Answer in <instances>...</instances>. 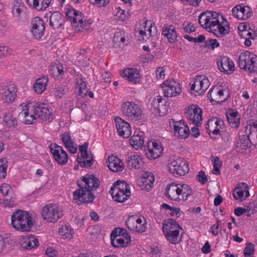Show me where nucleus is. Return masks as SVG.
I'll return each mask as SVG.
<instances>
[{"label": "nucleus", "instance_id": "obj_1", "mask_svg": "<svg viewBox=\"0 0 257 257\" xmlns=\"http://www.w3.org/2000/svg\"><path fill=\"white\" fill-rule=\"evenodd\" d=\"M79 189L73 192L74 200L78 204L93 201L95 196L92 192L100 185L99 180L93 175L87 174L77 183Z\"/></svg>", "mask_w": 257, "mask_h": 257}, {"label": "nucleus", "instance_id": "obj_23", "mask_svg": "<svg viewBox=\"0 0 257 257\" xmlns=\"http://www.w3.org/2000/svg\"><path fill=\"white\" fill-rule=\"evenodd\" d=\"M218 69L225 74L232 73L235 70L234 64L231 59L226 56H221L218 60Z\"/></svg>", "mask_w": 257, "mask_h": 257}, {"label": "nucleus", "instance_id": "obj_9", "mask_svg": "<svg viewBox=\"0 0 257 257\" xmlns=\"http://www.w3.org/2000/svg\"><path fill=\"white\" fill-rule=\"evenodd\" d=\"M168 168L174 175L183 176L189 170L187 162L180 157L170 160Z\"/></svg>", "mask_w": 257, "mask_h": 257}, {"label": "nucleus", "instance_id": "obj_14", "mask_svg": "<svg viewBox=\"0 0 257 257\" xmlns=\"http://www.w3.org/2000/svg\"><path fill=\"white\" fill-rule=\"evenodd\" d=\"M163 93L166 97H174L178 95L181 92L179 83L174 80H167L162 84Z\"/></svg>", "mask_w": 257, "mask_h": 257}, {"label": "nucleus", "instance_id": "obj_11", "mask_svg": "<svg viewBox=\"0 0 257 257\" xmlns=\"http://www.w3.org/2000/svg\"><path fill=\"white\" fill-rule=\"evenodd\" d=\"M166 103V101L161 96H158L152 100L150 110L156 116H165L169 108Z\"/></svg>", "mask_w": 257, "mask_h": 257}, {"label": "nucleus", "instance_id": "obj_45", "mask_svg": "<svg viewBox=\"0 0 257 257\" xmlns=\"http://www.w3.org/2000/svg\"><path fill=\"white\" fill-rule=\"evenodd\" d=\"M179 230H174L170 232H164V234L170 242L176 244L181 240V238L179 236Z\"/></svg>", "mask_w": 257, "mask_h": 257}, {"label": "nucleus", "instance_id": "obj_51", "mask_svg": "<svg viewBox=\"0 0 257 257\" xmlns=\"http://www.w3.org/2000/svg\"><path fill=\"white\" fill-rule=\"evenodd\" d=\"M67 91L66 85H56L54 88V94L57 98H61Z\"/></svg>", "mask_w": 257, "mask_h": 257}, {"label": "nucleus", "instance_id": "obj_43", "mask_svg": "<svg viewBox=\"0 0 257 257\" xmlns=\"http://www.w3.org/2000/svg\"><path fill=\"white\" fill-rule=\"evenodd\" d=\"M205 128L207 130L209 136L211 138L213 137V135L219 134V128H218L216 126V122H215L214 119L213 118L209 119L208 121L207 124H206Z\"/></svg>", "mask_w": 257, "mask_h": 257}, {"label": "nucleus", "instance_id": "obj_6", "mask_svg": "<svg viewBox=\"0 0 257 257\" xmlns=\"http://www.w3.org/2000/svg\"><path fill=\"white\" fill-rule=\"evenodd\" d=\"M257 56L249 51L241 53L239 57V67L251 73L257 72Z\"/></svg>", "mask_w": 257, "mask_h": 257}, {"label": "nucleus", "instance_id": "obj_53", "mask_svg": "<svg viewBox=\"0 0 257 257\" xmlns=\"http://www.w3.org/2000/svg\"><path fill=\"white\" fill-rule=\"evenodd\" d=\"M208 11L202 13L199 17L198 22L201 26L208 30Z\"/></svg>", "mask_w": 257, "mask_h": 257}, {"label": "nucleus", "instance_id": "obj_35", "mask_svg": "<svg viewBox=\"0 0 257 257\" xmlns=\"http://www.w3.org/2000/svg\"><path fill=\"white\" fill-rule=\"evenodd\" d=\"M21 244L24 248L29 250L38 246L39 242L34 236L30 235L23 237L21 239Z\"/></svg>", "mask_w": 257, "mask_h": 257}, {"label": "nucleus", "instance_id": "obj_49", "mask_svg": "<svg viewBox=\"0 0 257 257\" xmlns=\"http://www.w3.org/2000/svg\"><path fill=\"white\" fill-rule=\"evenodd\" d=\"M155 180L154 175L152 172L146 171V191H150L152 190Z\"/></svg>", "mask_w": 257, "mask_h": 257}, {"label": "nucleus", "instance_id": "obj_17", "mask_svg": "<svg viewBox=\"0 0 257 257\" xmlns=\"http://www.w3.org/2000/svg\"><path fill=\"white\" fill-rule=\"evenodd\" d=\"M202 110L198 105H192L185 112L186 117L197 126L201 124Z\"/></svg>", "mask_w": 257, "mask_h": 257}, {"label": "nucleus", "instance_id": "obj_44", "mask_svg": "<svg viewBox=\"0 0 257 257\" xmlns=\"http://www.w3.org/2000/svg\"><path fill=\"white\" fill-rule=\"evenodd\" d=\"M145 22L143 21L138 23L135 28V36L137 40L139 41H143L145 36V26L143 24Z\"/></svg>", "mask_w": 257, "mask_h": 257}, {"label": "nucleus", "instance_id": "obj_64", "mask_svg": "<svg viewBox=\"0 0 257 257\" xmlns=\"http://www.w3.org/2000/svg\"><path fill=\"white\" fill-rule=\"evenodd\" d=\"M166 68L164 67H159L156 71L157 79H164L165 76Z\"/></svg>", "mask_w": 257, "mask_h": 257}, {"label": "nucleus", "instance_id": "obj_29", "mask_svg": "<svg viewBox=\"0 0 257 257\" xmlns=\"http://www.w3.org/2000/svg\"><path fill=\"white\" fill-rule=\"evenodd\" d=\"M108 167L111 171L114 172H119L124 169L123 162L118 158L110 156L108 158Z\"/></svg>", "mask_w": 257, "mask_h": 257}, {"label": "nucleus", "instance_id": "obj_24", "mask_svg": "<svg viewBox=\"0 0 257 257\" xmlns=\"http://www.w3.org/2000/svg\"><path fill=\"white\" fill-rule=\"evenodd\" d=\"M17 88L14 84L5 86L2 90V99L5 103H11L16 97Z\"/></svg>", "mask_w": 257, "mask_h": 257}, {"label": "nucleus", "instance_id": "obj_21", "mask_svg": "<svg viewBox=\"0 0 257 257\" xmlns=\"http://www.w3.org/2000/svg\"><path fill=\"white\" fill-rule=\"evenodd\" d=\"M148 151L146 155L150 160H155L159 158L163 153V148L160 144L155 141H150L147 143Z\"/></svg>", "mask_w": 257, "mask_h": 257}, {"label": "nucleus", "instance_id": "obj_57", "mask_svg": "<svg viewBox=\"0 0 257 257\" xmlns=\"http://www.w3.org/2000/svg\"><path fill=\"white\" fill-rule=\"evenodd\" d=\"M205 45L208 48L214 50L219 46V44L216 39H209L205 41Z\"/></svg>", "mask_w": 257, "mask_h": 257}, {"label": "nucleus", "instance_id": "obj_36", "mask_svg": "<svg viewBox=\"0 0 257 257\" xmlns=\"http://www.w3.org/2000/svg\"><path fill=\"white\" fill-rule=\"evenodd\" d=\"M64 22L63 16L58 12H54L50 17V25L54 29L59 28Z\"/></svg>", "mask_w": 257, "mask_h": 257}, {"label": "nucleus", "instance_id": "obj_2", "mask_svg": "<svg viewBox=\"0 0 257 257\" xmlns=\"http://www.w3.org/2000/svg\"><path fill=\"white\" fill-rule=\"evenodd\" d=\"M208 15L209 31L217 37H222L229 33V25L222 15L211 11H208Z\"/></svg>", "mask_w": 257, "mask_h": 257}, {"label": "nucleus", "instance_id": "obj_27", "mask_svg": "<svg viewBox=\"0 0 257 257\" xmlns=\"http://www.w3.org/2000/svg\"><path fill=\"white\" fill-rule=\"evenodd\" d=\"M174 126V131L176 137L181 139L187 138L190 134L188 126L185 124L183 121L176 122Z\"/></svg>", "mask_w": 257, "mask_h": 257}, {"label": "nucleus", "instance_id": "obj_31", "mask_svg": "<svg viewBox=\"0 0 257 257\" xmlns=\"http://www.w3.org/2000/svg\"><path fill=\"white\" fill-rule=\"evenodd\" d=\"M226 118L230 126L237 128L240 124V115L237 111L229 109L226 113Z\"/></svg>", "mask_w": 257, "mask_h": 257}, {"label": "nucleus", "instance_id": "obj_59", "mask_svg": "<svg viewBox=\"0 0 257 257\" xmlns=\"http://www.w3.org/2000/svg\"><path fill=\"white\" fill-rule=\"evenodd\" d=\"M115 16L118 20L121 21H124L127 18V16L124 10H122L119 7L117 8Z\"/></svg>", "mask_w": 257, "mask_h": 257}, {"label": "nucleus", "instance_id": "obj_55", "mask_svg": "<svg viewBox=\"0 0 257 257\" xmlns=\"http://www.w3.org/2000/svg\"><path fill=\"white\" fill-rule=\"evenodd\" d=\"M254 251V245L250 242L247 243L243 250L244 257H252Z\"/></svg>", "mask_w": 257, "mask_h": 257}, {"label": "nucleus", "instance_id": "obj_19", "mask_svg": "<svg viewBox=\"0 0 257 257\" xmlns=\"http://www.w3.org/2000/svg\"><path fill=\"white\" fill-rule=\"evenodd\" d=\"M228 95V90H218L217 88L215 87L211 89L208 94V97L210 99V101L217 103H221L227 100Z\"/></svg>", "mask_w": 257, "mask_h": 257}, {"label": "nucleus", "instance_id": "obj_60", "mask_svg": "<svg viewBox=\"0 0 257 257\" xmlns=\"http://www.w3.org/2000/svg\"><path fill=\"white\" fill-rule=\"evenodd\" d=\"M139 176L138 177L136 183L138 186L143 189V187L145 185V171H143L140 174H139Z\"/></svg>", "mask_w": 257, "mask_h": 257}, {"label": "nucleus", "instance_id": "obj_18", "mask_svg": "<svg viewBox=\"0 0 257 257\" xmlns=\"http://www.w3.org/2000/svg\"><path fill=\"white\" fill-rule=\"evenodd\" d=\"M131 236L125 229L119 228L118 236L116 238H112L111 243L115 247H124L131 243Z\"/></svg>", "mask_w": 257, "mask_h": 257}, {"label": "nucleus", "instance_id": "obj_47", "mask_svg": "<svg viewBox=\"0 0 257 257\" xmlns=\"http://www.w3.org/2000/svg\"><path fill=\"white\" fill-rule=\"evenodd\" d=\"M77 87L78 88V93L81 97L87 95L88 92L86 86V83L81 78H77L76 79Z\"/></svg>", "mask_w": 257, "mask_h": 257}, {"label": "nucleus", "instance_id": "obj_10", "mask_svg": "<svg viewBox=\"0 0 257 257\" xmlns=\"http://www.w3.org/2000/svg\"><path fill=\"white\" fill-rule=\"evenodd\" d=\"M88 142L82 145L79 146V150L80 154H78L77 162L82 167H89L93 165V160L92 154L88 152Z\"/></svg>", "mask_w": 257, "mask_h": 257}, {"label": "nucleus", "instance_id": "obj_46", "mask_svg": "<svg viewBox=\"0 0 257 257\" xmlns=\"http://www.w3.org/2000/svg\"><path fill=\"white\" fill-rule=\"evenodd\" d=\"M249 147H250V142L248 137L244 135L239 137L236 148L240 150H246Z\"/></svg>", "mask_w": 257, "mask_h": 257}, {"label": "nucleus", "instance_id": "obj_8", "mask_svg": "<svg viewBox=\"0 0 257 257\" xmlns=\"http://www.w3.org/2000/svg\"><path fill=\"white\" fill-rule=\"evenodd\" d=\"M41 215L44 219L50 222H57L63 215L62 211L56 204L50 203L41 209Z\"/></svg>", "mask_w": 257, "mask_h": 257}, {"label": "nucleus", "instance_id": "obj_33", "mask_svg": "<svg viewBox=\"0 0 257 257\" xmlns=\"http://www.w3.org/2000/svg\"><path fill=\"white\" fill-rule=\"evenodd\" d=\"M162 34L171 43L174 42L177 37L176 29L172 25H165L162 28Z\"/></svg>", "mask_w": 257, "mask_h": 257}, {"label": "nucleus", "instance_id": "obj_7", "mask_svg": "<svg viewBox=\"0 0 257 257\" xmlns=\"http://www.w3.org/2000/svg\"><path fill=\"white\" fill-rule=\"evenodd\" d=\"M121 110L126 118L133 121H137L142 118L143 111L141 108L137 104L126 101L121 105Z\"/></svg>", "mask_w": 257, "mask_h": 257}, {"label": "nucleus", "instance_id": "obj_62", "mask_svg": "<svg viewBox=\"0 0 257 257\" xmlns=\"http://www.w3.org/2000/svg\"><path fill=\"white\" fill-rule=\"evenodd\" d=\"M196 179L202 184H204L208 180L205 173L202 170L199 172L198 175L196 176Z\"/></svg>", "mask_w": 257, "mask_h": 257}, {"label": "nucleus", "instance_id": "obj_37", "mask_svg": "<svg viewBox=\"0 0 257 257\" xmlns=\"http://www.w3.org/2000/svg\"><path fill=\"white\" fill-rule=\"evenodd\" d=\"M26 8L24 3L21 0H15L13 7V15L18 19H20L21 15L23 14Z\"/></svg>", "mask_w": 257, "mask_h": 257}, {"label": "nucleus", "instance_id": "obj_22", "mask_svg": "<svg viewBox=\"0 0 257 257\" xmlns=\"http://www.w3.org/2000/svg\"><path fill=\"white\" fill-rule=\"evenodd\" d=\"M31 32L35 39L42 38L45 30L44 22L39 17H35L32 22Z\"/></svg>", "mask_w": 257, "mask_h": 257}, {"label": "nucleus", "instance_id": "obj_32", "mask_svg": "<svg viewBox=\"0 0 257 257\" xmlns=\"http://www.w3.org/2000/svg\"><path fill=\"white\" fill-rule=\"evenodd\" d=\"M128 166L131 169H143L145 165L144 159L138 155L128 156L127 158Z\"/></svg>", "mask_w": 257, "mask_h": 257}, {"label": "nucleus", "instance_id": "obj_4", "mask_svg": "<svg viewBox=\"0 0 257 257\" xmlns=\"http://www.w3.org/2000/svg\"><path fill=\"white\" fill-rule=\"evenodd\" d=\"M109 193L115 201L123 202L131 195L130 187L125 181L118 180L111 187Z\"/></svg>", "mask_w": 257, "mask_h": 257}, {"label": "nucleus", "instance_id": "obj_12", "mask_svg": "<svg viewBox=\"0 0 257 257\" xmlns=\"http://www.w3.org/2000/svg\"><path fill=\"white\" fill-rule=\"evenodd\" d=\"M21 106L22 110L18 114V117L20 120L27 124H33L36 122L37 117L36 114H35L32 111L33 104L23 103Z\"/></svg>", "mask_w": 257, "mask_h": 257}, {"label": "nucleus", "instance_id": "obj_58", "mask_svg": "<svg viewBox=\"0 0 257 257\" xmlns=\"http://www.w3.org/2000/svg\"><path fill=\"white\" fill-rule=\"evenodd\" d=\"M244 191L240 188H236L234 189L233 196L236 200H242L243 198Z\"/></svg>", "mask_w": 257, "mask_h": 257}, {"label": "nucleus", "instance_id": "obj_28", "mask_svg": "<svg viewBox=\"0 0 257 257\" xmlns=\"http://www.w3.org/2000/svg\"><path fill=\"white\" fill-rule=\"evenodd\" d=\"M180 184L172 183L167 186L165 195L166 197L176 201H180L179 187Z\"/></svg>", "mask_w": 257, "mask_h": 257}, {"label": "nucleus", "instance_id": "obj_61", "mask_svg": "<svg viewBox=\"0 0 257 257\" xmlns=\"http://www.w3.org/2000/svg\"><path fill=\"white\" fill-rule=\"evenodd\" d=\"M93 5L97 7H105L109 2V0H89Z\"/></svg>", "mask_w": 257, "mask_h": 257}, {"label": "nucleus", "instance_id": "obj_16", "mask_svg": "<svg viewBox=\"0 0 257 257\" xmlns=\"http://www.w3.org/2000/svg\"><path fill=\"white\" fill-rule=\"evenodd\" d=\"M50 149L55 160L59 164L65 165L67 163L68 154L62 146L56 144H51L50 146Z\"/></svg>", "mask_w": 257, "mask_h": 257}, {"label": "nucleus", "instance_id": "obj_52", "mask_svg": "<svg viewBox=\"0 0 257 257\" xmlns=\"http://www.w3.org/2000/svg\"><path fill=\"white\" fill-rule=\"evenodd\" d=\"M2 114L3 116V121L8 126L12 127L16 124V120L11 113H4Z\"/></svg>", "mask_w": 257, "mask_h": 257}, {"label": "nucleus", "instance_id": "obj_34", "mask_svg": "<svg viewBox=\"0 0 257 257\" xmlns=\"http://www.w3.org/2000/svg\"><path fill=\"white\" fill-rule=\"evenodd\" d=\"M121 76L122 77L126 78L127 79L134 83H137L139 81L140 78L139 72L137 69L127 68L124 69L122 73Z\"/></svg>", "mask_w": 257, "mask_h": 257}, {"label": "nucleus", "instance_id": "obj_63", "mask_svg": "<svg viewBox=\"0 0 257 257\" xmlns=\"http://www.w3.org/2000/svg\"><path fill=\"white\" fill-rule=\"evenodd\" d=\"M147 31L149 32L148 35L150 37H154L157 35V29L154 23H151L150 24L149 28L147 30ZM148 34L146 33V36Z\"/></svg>", "mask_w": 257, "mask_h": 257}, {"label": "nucleus", "instance_id": "obj_50", "mask_svg": "<svg viewBox=\"0 0 257 257\" xmlns=\"http://www.w3.org/2000/svg\"><path fill=\"white\" fill-rule=\"evenodd\" d=\"M59 233L64 239H71L72 238V229L71 227L68 225L62 226L60 227L59 229Z\"/></svg>", "mask_w": 257, "mask_h": 257}, {"label": "nucleus", "instance_id": "obj_26", "mask_svg": "<svg viewBox=\"0 0 257 257\" xmlns=\"http://www.w3.org/2000/svg\"><path fill=\"white\" fill-rule=\"evenodd\" d=\"M142 220L135 216H130L126 221V225L128 228L132 231L143 232L145 231V223L142 224Z\"/></svg>", "mask_w": 257, "mask_h": 257}, {"label": "nucleus", "instance_id": "obj_40", "mask_svg": "<svg viewBox=\"0 0 257 257\" xmlns=\"http://www.w3.org/2000/svg\"><path fill=\"white\" fill-rule=\"evenodd\" d=\"M48 82V78L47 76L38 78L33 86L35 91L37 94L42 93L46 89Z\"/></svg>", "mask_w": 257, "mask_h": 257}, {"label": "nucleus", "instance_id": "obj_5", "mask_svg": "<svg viewBox=\"0 0 257 257\" xmlns=\"http://www.w3.org/2000/svg\"><path fill=\"white\" fill-rule=\"evenodd\" d=\"M67 16L70 19V22L72 24V27L74 28L76 32H79L86 28V29H88L90 25L92 24V21L91 19L87 21L83 20L84 17L82 14L74 9L70 11L67 14Z\"/></svg>", "mask_w": 257, "mask_h": 257}, {"label": "nucleus", "instance_id": "obj_42", "mask_svg": "<svg viewBox=\"0 0 257 257\" xmlns=\"http://www.w3.org/2000/svg\"><path fill=\"white\" fill-rule=\"evenodd\" d=\"M49 73L54 78L61 79L64 73L63 66L61 64L53 65L51 66Z\"/></svg>", "mask_w": 257, "mask_h": 257}, {"label": "nucleus", "instance_id": "obj_15", "mask_svg": "<svg viewBox=\"0 0 257 257\" xmlns=\"http://www.w3.org/2000/svg\"><path fill=\"white\" fill-rule=\"evenodd\" d=\"M209 85V80L205 76H197L192 84L191 90H194L197 94L195 95L203 94Z\"/></svg>", "mask_w": 257, "mask_h": 257}, {"label": "nucleus", "instance_id": "obj_56", "mask_svg": "<svg viewBox=\"0 0 257 257\" xmlns=\"http://www.w3.org/2000/svg\"><path fill=\"white\" fill-rule=\"evenodd\" d=\"M13 51L7 46L0 45V58L7 56L12 54Z\"/></svg>", "mask_w": 257, "mask_h": 257}, {"label": "nucleus", "instance_id": "obj_41", "mask_svg": "<svg viewBox=\"0 0 257 257\" xmlns=\"http://www.w3.org/2000/svg\"><path fill=\"white\" fill-rule=\"evenodd\" d=\"M180 201H186L188 197L193 194V190L187 184H183L179 185Z\"/></svg>", "mask_w": 257, "mask_h": 257}, {"label": "nucleus", "instance_id": "obj_13", "mask_svg": "<svg viewBox=\"0 0 257 257\" xmlns=\"http://www.w3.org/2000/svg\"><path fill=\"white\" fill-rule=\"evenodd\" d=\"M32 111L36 114L37 118H41L43 121H51L53 119V113L48 106L44 103H35L33 104Z\"/></svg>", "mask_w": 257, "mask_h": 257}, {"label": "nucleus", "instance_id": "obj_48", "mask_svg": "<svg viewBox=\"0 0 257 257\" xmlns=\"http://www.w3.org/2000/svg\"><path fill=\"white\" fill-rule=\"evenodd\" d=\"M131 145L136 150L142 148L143 147L144 140L140 135L133 136L130 140Z\"/></svg>", "mask_w": 257, "mask_h": 257}, {"label": "nucleus", "instance_id": "obj_39", "mask_svg": "<svg viewBox=\"0 0 257 257\" xmlns=\"http://www.w3.org/2000/svg\"><path fill=\"white\" fill-rule=\"evenodd\" d=\"M182 229L179 223L173 219H169L165 221L163 224V230L164 232H170L171 231L179 230Z\"/></svg>", "mask_w": 257, "mask_h": 257}, {"label": "nucleus", "instance_id": "obj_25", "mask_svg": "<svg viewBox=\"0 0 257 257\" xmlns=\"http://www.w3.org/2000/svg\"><path fill=\"white\" fill-rule=\"evenodd\" d=\"M232 13L234 17L241 20L248 19L252 14L249 7H242L241 5H237L234 7L232 10Z\"/></svg>", "mask_w": 257, "mask_h": 257}, {"label": "nucleus", "instance_id": "obj_54", "mask_svg": "<svg viewBox=\"0 0 257 257\" xmlns=\"http://www.w3.org/2000/svg\"><path fill=\"white\" fill-rule=\"evenodd\" d=\"M7 162L6 159L3 158L0 160V178L5 179L7 174L8 166Z\"/></svg>", "mask_w": 257, "mask_h": 257}, {"label": "nucleus", "instance_id": "obj_38", "mask_svg": "<svg viewBox=\"0 0 257 257\" xmlns=\"http://www.w3.org/2000/svg\"><path fill=\"white\" fill-rule=\"evenodd\" d=\"M51 2V0H27V3L28 5L38 11L47 8L49 6Z\"/></svg>", "mask_w": 257, "mask_h": 257}, {"label": "nucleus", "instance_id": "obj_30", "mask_svg": "<svg viewBox=\"0 0 257 257\" xmlns=\"http://www.w3.org/2000/svg\"><path fill=\"white\" fill-rule=\"evenodd\" d=\"M61 139L64 146L72 154H75L77 151V145L74 143L69 133L65 132L61 136Z\"/></svg>", "mask_w": 257, "mask_h": 257}, {"label": "nucleus", "instance_id": "obj_3", "mask_svg": "<svg viewBox=\"0 0 257 257\" xmlns=\"http://www.w3.org/2000/svg\"><path fill=\"white\" fill-rule=\"evenodd\" d=\"M11 224L17 230L29 231L33 226L32 217L28 212L18 210L11 216Z\"/></svg>", "mask_w": 257, "mask_h": 257}, {"label": "nucleus", "instance_id": "obj_20", "mask_svg": "<svg viewBox=\"0 0 257 257\" xmlns=\"http://www.w3.org/2000/svg\"><path fill=\"white\" fill-rule=\"evenodd\" d=\"M115 121L119 136L124 138H128L132 133V129L130 123L118 116L115 118Z\"/></svg>", "mask_w": 257, "mask_h": 257}]
</instances>
